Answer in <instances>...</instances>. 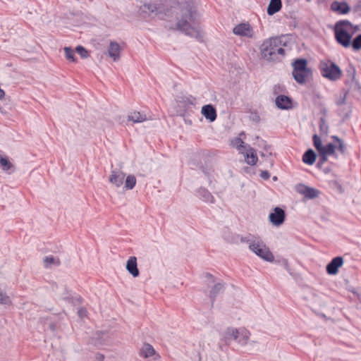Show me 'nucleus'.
I'll return each instance as SVG.
<instances>
[{"instance_id":"nucleus-1","label":"nucleus","mask_w":361,"mask_h":361,"mask_svg":"<svg viewBox=\"0 0 361 361\" xmlns=\"http://www.w3.org/2000/svg\"><path fill=\"white\" fill-rule=\"evenodd\" d=\"M197 9L195 0H185L179 3L176 13V23L175 30L179 31L187 36L203 42L204 32L196 25Z\"/></svg>"},{"instance_id":"nucleus-2","label":"nucleus","mask_w":361,"mask_h":361,"mask_svg":"<svg viewBox=\"0 0 361 361\" xmlns=\"http://www.w3.org/2000/svg\"><path fill=\"white\" fill-rule=\"evenodd\" d=\"M284 37H271L266 39L259 47L261 56L269 62L280 61L286 52L283 47L286 46Z\"/></svg>"},{"instance_id":"nucleus-3","label":"nucleus","mask_w":361,"mask_h":361,"mask_svg":"<svg viewBox=\"0 0 361 361\" xmlns=\"http://www.w3.org/2000/svg\"><path fill=\"white\" fill-rule=\"evenodd\" d=\"M292 72L294 80L299 84H304L306 79L312 75V70L307 67V60L302 58L295 59L292 63Z\"/></svg>"},{"instance_id":"nucleus-4","label":"nucleus","mask_w":361,"mask_h":361,"mask_svg":"<svg viewBox=\"0 0 361 361\" xmlns=\"http://www.w3.org/2000/svg\"><path fill=\"white\" fill-rule=\"evenodd\" d=\"M321 75L331 81H337L342 76L340 67L331 61H321L319 64Z\"/></svg>"},{"instance_id":"nucleus-5","label":"nucleus","mask_w":361,"mask_h":361,"mask_svg":"<svg viewBox=\"0 0 361 361\" xmlns=\"http://www.w3.org/2000/svg\"><path fill=\"white\" fill-rule=\"evenodd\" d=\"M249 249L266 262H272L274 257L264 242L259 238L256 243L249 245Z\"/></svg>"},{"instance_id":"nucleus-6","label":"nucleus","mask_w":361,"mask_h":361,"mask_svg":"<svg viewBox=\"0 0 361 361\" xmlns=\"http://www.w3.org/2000/svg\"><path fill=\"white\" fill-rule=\"evenodd\" d=\"M239 338V330L235 328H228L221 335L219 343V347L221 350H225L232 341Z\"/></svg>"},{"instance_id":"nucleus-7","label":"nucleus","mask_w":361,"mask_h":361,"mask_svg":"<svg viewBox=\"0 0 361 361\" xmlns=\"http://www.w3.org/2000/svg\"><path fill=\"white\" fill-rule=\"evenodd\" d=\"M334 37L338 44L344 48L350 47L353 33H350L346 29H334Z\"/></svg>"},{"instance_id":"nucleus-8","label":"nucleus","mask_w":361,"mask_h":361,"mask_svg":"<svg viewBox=\"0 0 361 361\" xmlns=\"http://www.w3.org/2000/svg\"><path fill=\"white\" fill-rule=\"evenodd\" d=\"M296 191L308 200L319 197L320 191L316 188L300 183L296 186Z\"/></svg>"},{"instance_id":"nucleus-9","label":"nucleus","mask_w":361,"mask_h":361,"mask_svg":"<svg viewBox=\"0 0 361 361\" xmlns=\"http://www.w3.org/2000/svg\"><path fill=\"white\" fill-rule=\"evenodd\" d=\"M269 218L273 225L279 226L285 221V211L281 208L276 207L274 209V211L270 213Z\"/></svg>"},{"instance_id":"nucleus-10","label":"nucleus","mask_w":361,"mask_h":361,"mask_svg":"<svg viewBox=\"0 0 361 361\" xmlns=\"http://www.w3.org/2000/svg\"><path fill=\"white\" fill-rule=\"evenodd\" d=\"M233 32L238 36L252 37L253 30L248 23H240L234 27Z\"/></svg>"},{"instance_id":"nucleus-11","label":"nucleus","mask_w":361,"mask_h":361,"mask_svg":"<svg viewBox=\"0 0 361 361\" xmlns=\"http://www.w3.org/2000/svg\"><path fill=\"white\" fill-rule=\"evenodd\" d=\"M343 264V258L341 256L334 257L326 265V270L329 275H336Z\"/></svg>"},{"instance_id":"nucleus-12","label":"nucleus","mask_w":361,"mask_h":361,"mask_svg":"<svg viewBox=\"0 0 361 361\" xmlns=\"http://www.w3.org/2000/svg\"><path fill=\"white\" fill-rule=\"evenodd\" d=\"M276 106L283 110H288L293 108V99L286 95L280 94L276 97Z\"/></svg>"},{"instance_id":"nucleus-13","label":"nucleus","mask_w":361,"mask_h":361,"mask_svg":"<svg viewBox=\"0 0 361 361\" xmlns=\"http://www.w3.org/2000/svg\"><path fill=\"white\" fill-rule=\"evenodd\" d=\"M125 176L126 174L123 171L114 169L111 171V174L109 178V180L116 188H119L123 184Z\"/></svg>"},{"instance_id":"nucleus-14","label":"nucleus","mask_w":361,"mask_h":361,"mask_svg":"<svg viewBox=\"0 0 361 361\" xmlns=\"http://www.w3.org/2000/svg\"><path fill=\"white\" fill-rule=\"evenodd\" d=\"M331 11L341 15L347 14L351 10L346 1H334L331 4Z\"/></svg>"},{"instance_id":"nucleus-15","label":"nucleus","mask_w":361,"mask_h":361,"mask_svg":"<svg viewBox=\"0 0 361 361\" xmlns=\"http://www.w3.org/2000/svg\"><path fill=\"white\" fill-rule=\"evenodd\" d=\"M201 113L205 117V118L209 120L210 122H213L216 119V111L212 104H207L203 106Z\"/></svg>"},{"instance_id":"nucleus-16","label":"nucleus","mask_w":361,"mask_h":361,"mask_svg":"<svg viewBox=\"0 0 361 361\" xmlns=\"http://www.w3.org/2000/svg\"><path fill=\"white\" fill-rule=\"evenodd\" d=\"M127 271L133 276L137 277L140 274L137 268V258L135 256H131L127 261L126 267Z\"/></svg>"},{"instance_id":"nucleus-17","label":"nucleus","mask_w":361,"mask_h":361,"mask_svg":"<svg viewBox=\"0 0 361 361\" xmlns=\"http://www.w3.org/2000/svg\"><path fill=\"white\" fill-rule=\"evenodd\" d=\"M196 195L200 200L208 203H214L215 199L212 193L205 188H200L196 190Z\"/></svg>"},{"instance_id":"nucleus-18","label":"nucleus","mask_w":361,"mask_h":361,"mask_svg":"<svg viewBox=\"0 0 361 361\" xmlns=\"http://www.w3.org/2000/svg\"><path fill=\"white\" fill-rule=\"evenodd\" d=\"M225 283L221 281L216 283L209 291V297L211 299L212 304L214 302L217 295L223 293L225 290Z\"/></svg>"},{"instance_id":"nucleus-19","label":"nucleus","mask_w":361,"mask_h":361,"mask_svg":"<svg viewBox=\"0 0 361 361\" xmlns=\"http://www.w3.org/2000/svg\"><path fill=\"white\" fill-rule=\"evenodd\" d=\"M121 47L120 45L114 41H111L108 49L109 56L116 61L120 58Z\"/></svg>"},{"instance_id":"nucleus-20","label":"nucleus","mask_w":361,"mask_h":361,"mask_svg":"<svg viewBox=\"0 0 361 361\" xmlns=\"http://www.w3.org/2000/svg\"><path fill=\"white\" fill-rule=\"evenodd\" d=\"M245 161L250 166H254L258 161V157L256 151L252 147L248 146L247 152L245 154Z\"/></svg>"},{"instance_id":"nucleus-21","label":"nucleus","mask_w":361,"mask_h":361,"mask_svg":"<svg viewBox=\"0 0 361 361\" xmlns=\"http://www.w3.org/2000/svg\"><path fill=\"white\" fill-rule=\"evenodd\" d=\"M195 98L192 95H181L177 97V102L183 104L184 109L195 105Z\"/></svg>"},{"instance_id":"nucleus-22","label":"nucleus","mask_w":361,"mask_h":361,"mask_svg":"<svg viewBox=\"0 0 361 361\" xmlns=\"http://www.w3.org/2000/svg\"><path fill=\"white\" fill-rule=\"evenodd\" d=\"M317 154L312 149H308L302 155V161L307 165H312L317 159Z\"/></svg>"},{"instance_id":"nucleus-23","label":"nucleus","mask_w":361,"mask_h":361,"mask_svg":"<svg viewBox=\"0 0 361 361\" xmlns=\"http://www.w3.org/2000/svg\"><path fill=\"white\" fill-rule=\"evenodd\" d=\"M281 6V0H271L268 5L267 12L268 15L272 16L279 11Z\"/></svg>"},{"instance_id":"nucleus-24","label":"nucleus","mask_w":361,"mask_h":361,"mask_svg":"<svg viewBox=\"0 0 361 361\" xmlns=\"http://www.w3.org/2000/svg\"><path fill=\"white\" fill-rule=\"evenodd\" d=\"M146 120V115L139 111L131 112L128 115V121H133V123H142Z\"/></svg>"},{"instance_id":"nucleus-25","label":"nucleus","mask_w":361,"mask_h":361,"mask_svg":"<svg viewBox=\"0 0 361 361\" xmlns=\"http://www.w3.org/2000/svg\"><path fill=\"white\" fill-rule=\"evenodd\" d=\"M259 238L260 237L252 235L250 233L246 236L237 235L235 237L237 242L239 240L241 243H247L249 244V245H251L252 243H256V241H257Z\"/></svg>"},{"instance_id":"nucleus-26","label":"nucleus","mask_w":361,"mask_h":361,"mask_svg":"<svg viewBox=\"0 0 361 361\" xmlns=\"http://www.w3.org/2000/svg\"><path fill=\"white\" fill-rule=\"evenodd\" d=\"M336 149V145L330 142V143H328L327 145L323 146V147L322 148V150H321V153L324 154L326 157L332 155L335 158H337Z\"/></svg>"},{"instance_id":"nucleus-27","label":"nucleus","mask_w":361,"mask_h":361,"mask_svg":"<svg viewBox=\"0 0 361 361\" xmlns=\"http://www.w3.org/2000/svg\"><path fill=\"white\" fill-rule=\"evenodd\" d=\"M0 167L1 169L4 171H7L9 173L10 170L12 171H14V166L13 164L9 161L8 157H3L0 155Z\"/></svg>"},{"instance_id":"nucleus-28","label":"nucleus","mask_w":361,"mask_h":361,"mask_svg":"<svg viewBox=\"0 0 361 361\" xmlns=\"http://www.w3.org/2000/svg\"><path fill=\"white\" fill-rule=\"evenodd\" d=\"M239 338L235 340L240 345H245L247 343L250 336V332L246 329H238Z\"/></svg>"},{"instance_id":"nucleus-29","label":"nucleus","mask_w":361,"mask_h":361,"mask_svg":"<svg viewBox=\"0 0 361 361\" xmlns=\"http://www.w3.org/2000/svg\"><path fill=\"white\" fill-rule=\"evenodd\" d=\"M44 265L46 268H49L52 264L55 266H59L61 264V261L59 258H56L52 255H49L44 257L43 259Z\"/></svg>"},{"instance_id":"nucleus-30","label":"nucleus","mask_w":361,"mask_h":361,"mask_svg":"<svg viewBox=\"0 0 361 361\" xmlns=\"http://www.w3.org/2000/svg\"><path fill=\"white\" fill-rule=\"evenodd\" d=\"M331 138L337 143L336 149L341 154H345L347 150V147L343 140L337 135H332Z\"/></svg>"},{"instance_id":"nucleus-31","label":"nucleus","mask_w":361,"mask_h":361,"mask_svg":"<svg viewBox=\"0 0 361 361\" xmlns=\"http://www.w3.org/2000/svg\"><path fill=\"white\" fill-rule=\"evenodd\" d=\"M155 350L154 348L150 344H145L142 347L140 355L143 357L147 358L149 357H152L153 355H154Z\"/></svg>"},{"instance_id":"nucleus-32","label":"nucleus","mask_w":361,"mask_h":361,"mask_svg":"<svg viewBox=\"0 0 361 361\" xmlns=\"http://www.w3.org/2000/svg\"><path fill=\"white\" fill-rule=\"evenodd\" d=\"M104 336H106V334L102 331L97 332L92 338L94 341V344L96 346H102L104 345Z\"/></svg>"},{"instance_id":"nucleus-33","label":"nucleus","mask_w":361,"mask_h":361,"mask_svg":"<svg viewBox=\"0 0 361 361\" xmlns=\"http://www.w3.org/2000/svg\"><path fill=\"white\" fill-rule=\"evenodd\" d=\"M136 184V178L134 175H128L125 181L124 188L126 190H132Z\"/></svg>"},{"instance_id":"nucleus-34","label":"nucleus","mask_w":361,"mask_h":361,"mask_svg":"<svg viewBox=\"0 0 361 361\" xmlns=\"http://www.w3.org/2000/svg\"><path fill=\"white\" fill-rule=\"evenodd\" d=\"M353 26V24H352L350 21L348 20H341L336 23L334 29H346V27L350 29V27Z\"/></svg>"},{"instance_id":"nucleus-35","label":"nucleus","mask_w":361,"mask_h":361,"mask_svg":"<svg viewBox=\"0 0 361 361\" xmlns=\"http://www.w3.org/2000/svg\"><path fill=\"white\" fill-rule=\"evenodd\" d=\"M350 47L355 51H357L361 49V34L357 35L353 39L352 38V44Z\"/></svg>"},{"instance_id":"nucleus-36","label":"nucleus","mask_w":361,"mask_h":361,"mask_svg":"<svg viewBox=\"0 0 361 361\" xmlns=\"http://www.w3.org/2000/svg\"><path fill=\"white\" fill-rule=\"evenodd\" d=\"M65 56L67 60L71 62L75 61V51L71 47H66L64 48Z\"/></svg>"},{"instance_id":"nucleus-37","label":"nucleus","mask_w":361,"mask_h":361,"mask_svg":"<svg viewBox=\"0 0 361 361\" xmlns=\"http://www.w3.org/2000/svg\"><path fill=\"white\" fill-rule=\"evenodd\" d=\"M313 145L318 152H320L322 148L323 147V145L322 142V140L319 136L317 134H314L312 137Z\"/></svg>"},{"instance_id":"nucleus-38","label":"nucleus","mask_w":361,"mask_h":361,"mask_svg":"<svg viewBox=\"0 0 361 361\" xmlns=\"http://www.w3.org/2000/svg\"><path fill=\"white\" fill-rule=\"evenodd\" d=\"M75 51L81 56L82 59H87L89 56V54L87 50L81 45H78L75 48Z\"/></svg>"},{"instance_id":"nucleus-39","label":"nucleus","mask_w":361,"mask_h":361,"mask_svg":"<svg viewBox=\"0 0 361 361\" xmlns=\"http://www.w3.org/2000/svg\"><path fill=\"white\" fill-rule=\"evenodd\" d=\"M355 69L353 66L350 65L346 69V75L349 80L353 81L355 78Z\"/></svg>"},{"instance_id":"nucleus-40","label":"nucleus","mask_w":361,"mask_h":361,"mask_svg":"<svg viewBox=\"0 0 361 361\" xmlns=\"http://www.w3.org/2000/svg\"><path fill=\"white\" fill-rule=\"evenodd\" d=\"M319 153V159L317 162V167L318 169H322L324 164L326 163L328 160V157L324 155V154H322L321 152Z\"/></svg>"},{"instance_id":"nucleus-41","label":"nucleus","mask_w":361,"mask_h":361,"mask_svg":"<svg viewBox=\"0 0 361 361\" xmlns=\"http://www.w3.org/2000/svg\"><path fill=\"white\" fill-rule=\"evenodd\" d=\"M352 11L357 17L361 18V0L357 1L352 8Z\"/></svg>"},{"instance_id":"nucleus-42","label":"nucleus","mask_w":361,"mask_h":361,"mask_svg":"<svg viewBox=\"0 0 361 361\" xmlns=\"http://www.w3.org/2000/svg\"><path fill=\"white\" fill-rule=\"evenodd\" d=\"M329 126L326 123L324 118H321L319 120V130L322 134H327Z\"/></svg>"},{"instance_id":"nucleus-43","label":"nucleus","mask_w":361,"mask_h":361,"mask_svg":"<svg viewBox=\"0 0 361 361\" xmlns=\"http://www.w3.org/2000/svg\"><path fill=\"white\" fill-rule=\"evenodd\" d=\"M255 138L259 141L258 146L259 147L264 148V149L267 152L269 150V149H270V145H269L264 140L261 139L259 136H256Z\"/></svg>"},{"instance_id":"nucleus-44","label":"nucleus","mask_w":361,"mask_h":361,"mask_svg":"<svg viewBox=\"0 0 361 361\" xmlns=\"http://www.w3.org/2000/svg\"><path fill=\"white\" fill-rule=\"evenodd\" d=\"M233 145H236V147L240 149V148H245L246 144L240 137H236L233 141Z\"/></svg>"},{"instance_id":"nucleus-45","label":"nucleus","mask_w":361,"mask_h":361,"mask_svg":"<svg viewBox=\"0 0 361 361\" xmlns=\"http://www.w3.org/2000/svg\"><path fill=\"white\" fill-rule=\"evenodd\" d=\"M346 99V93L343 95H341L340 98L336 101V104L337 106H341L345 104Z\"/></svg>"},{"instance_id":"nucleus-46","label":"nucleus","mask_w":361,"mask_h":361,"mask_svg":"<svg viewBox=\"0 0 361 361\" xmlns=\"http://www.w3.org/2000/svg\"><path fill=\"white\" fill-rule=\"evenodd\" d=\"M260 177L264 180H268L270 178V173L268 171H262Z\"/></svg>"},{"instance_id":"nucleus-47","label":"nucleus","mask_w":361,"mask_h":361,"mask_svg":"<svg viewBox=\"0 0 361 361\" xmlns=\"http://www.w3.org/2000/svg\"><path fill=\"white\" fill-rule=\"evenodd\" d=\"M349 30L350 31H351L350 33H353V35L355 32L359 31L360 30V25H353V26L350 27Z\"/></svg>"},{"instance_id":"nucleus-48","label":"nucleus","mask_w":361,"mask_h":361,"mask_svg":"<svg viewBox=\"0 0 361 361\" xmlns=\"http://www.w3.org/2000/svg\"><path fill=\"white\" fill-rule=\"evenodd\" d=\"M204 276L207 279L210 280L212 283H214L215 282L214 277V276L212 274L207 272V273L204 274Z\"/></svg>"},{"instance_id":"nucleus-49","label":"nucleus","mask_w":361,"mask_h":361,"mask_svg":"<svg viewBox=\"0 0 361 361\" xmlns=\"http://www.w3.org/2000/svg\"><path fill=\"white\" fill-rule=\"evenodd\" d=\"M86 310L85 308H80L78 311V315L80 317H83L86 315Z\"/></svg>"},{"instance_id":"nucleus-50","label":"nucleus","mask_w":361,"mask_h":361,"mask_svg":"<svg viewBox=\"0 0 361 361\" xmlns=\"http://www.w3.org/2000/svg\"><path fill=\"white\" fill-rule=\"evenodd\" d=\"M104 359V355L101 353H97L95 355L96 361H103Z\"/></svg>"},{"instance_id":"nucleus-51","label":"nucleus","mask_w":361,"mask_h":361,"mask_svg":"<svg viewBox=\"0 0 361 361\" xmlns=\"http://www.w3.org/2000/svg\"><path fill=\"white\" fill-rule=\"evenodd\" d=\"M75 299H76V300H77V301H78L79 302H80L82 301V298H81L80 296L76 297V298H75Z\"/></svg>"},{"instance_id":"nucleus-52","label":"nucleus","mask_w":361,"mask_h":361,"mask_svg":"<svg viewBox=\"0 0 361 361\" xmlns=\"http://www.w3.org/2000/svg\"><path fill=\"white\" fill-rule=\"evenodd\" d=\"M284 262L286 264H288V261L286 259H284Z\"/></svg>"},{"instance_id":"nucleus-53","label":"nucleus","mask_w":361,"mask_h":361,"mask_svg":"<svg viewBox=\"0 0 361 361\" xmlns=\"http://www.w3.org/2000/svg\"><path fill=\"white\" fill-rule=\"evenodd\" d=\"M261 156H262V157H264V156H265V154H264L263 152H262V153H261Z\"/></svg>"},{"instance_id":"nucleus-54","label":"nucleus","mask_w":361,"mask_h":361,"mask_svg":"<svg viewBox=\"0 0 361 361\" xmlns=\"http://www.w3.org/2000/svg\"><path fill=\"white\" fill-rule=\"evenodd\" d=\"M209 183H211L212 180H211V179L209 178Z\"/></svg>"}]
</instances>
